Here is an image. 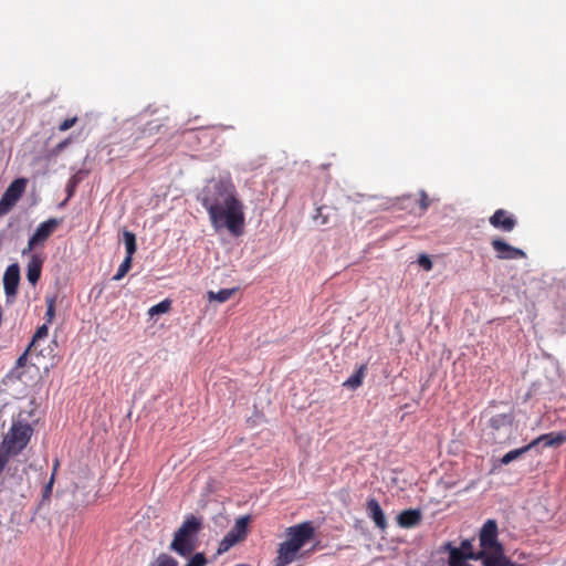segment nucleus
Segmentation results:
<instances>
[{
  "label": "nucleus",
  "mask_w": 566,
  "mask_h": 566,
  "mask_svg": "<svg viewBox=\"0 0 566 566\" xmlns=\"http://www.w3.org/2000/svg\"><path fill=\"white\" fill-rule=\"evenodd\" d=\"M154 566H178V563L171 556L167 554H160Z\"/></svg>",
  "instance_id": "c85d7f7f"
},
{
  "label": "nucleus",
  "mask_w": 566,
  "mask_h": 566,
  "mask_svg": "<svg viewBox=\"0 0 566 566\" xmlns=\"http://www.w3.org/2000/svg\"><path fill=\"white\" fill-rule=\"evenodd\" d=\"M514 419L515 417L512 412L491 417L489 427L494 442H500L503 437L511 434Z\"/></svg>",
  "instance_id": "0eeeda50"
},
{
  "label": "nucleus",
  "mask_w": 566,
  "mask_h": 566,
  "mask_svg": "<svg viewBox=\"0 0 566 566\" xmlns=\"http://www.w3.org/2000/svg\"><path fill=\"white\" fill-rule=\"evenodd\" d=\"M46 322L50 324L52 323L54 316H55V298L54 297H46Z\"/></svg>",
  "instance_id": "bb28decb"
},
{
  "label": "nucleus",
  "mask_w": 566,
  "mask_h": 566,
  "mask_svg": "<svg viewBox=\"0 0 566 566\" xmlns=\"http://www.w3.org/2000/svg\"><path fill=\"white\" fill-rule=\"evenodd\" d=\"M239 542V537H237L234 534H231L230 532L222 538V541L219 543V547L217 549V554L221 555L226 552H228L232 546H234Z\"/></svg>",
  "instance_id": "412c9836"
},
{
  "label": "nucleus",
  "mask_w": 566,
  "mask_h": 566,
  "mask_svg": "<svg viewBox=\"0 0 566 566\" xmlns=\"http://www.w3.org/2000/svg\"><path fill=\"white\" fill-rule=\"evenodd\" d=\"M565 442H566V431H559V432H549V433L542 434V436L537 437L536 439H534L530 443L532 444V449H533L535 446H537L539 443H543L544 447L558 448L562 444H564Z\"/></svg>",
  "instance_id": "dca6fc26"
},
{
  "label": "nucleus",
  "mask_w": 566,
  "mask_h": 566,
  "mask_svg": "<svg viewBox=\"0 0 566 566\" xmlns=\"http://www.w3.org/2000/svg\"><path fill=\"white\" fill-rule=\"evenodd\" d=\"M315 220H321L319 224L324 226L328 222L327 216L323 213V208L317 209V214L315 216Z\"/></svg>",
  "instance_id": "e433bc0d"
},
{
  "label": "nucleus",
  "mask_w": 566,
  "mask_h": 566,
  "mask_svg": "<svg viewBox=\"0 0 566 566\" xmlns=\"http://www.w3.org/2000/svg\"><path fill=\"white\" fill-rule=\"evenodd\" d=\"M44 259L39 254H31L27 266V279L29 283L35 286L41 277Z\"/></svg>",
  "instance_id": "2eb2a0df"
},
{
  "label": "nucleus",
  "mask_w": 566,
  "mask_h": 566,
  "mask_svg": "<svg viewBox=\"0 0 566 566\" xmlns=\"http://www.w3.org/2000/svg\"><path fill=\"white\" fill-rule=\"evenodd\" d=\"M202 528V520L190 514L175 532L170 549L182 557L190 556L197 547L198 534Z\"/></svg>",
  "instance_id": "7ed1b4c3"
},
{
  "label": "nucleus",
  "mask_w": 566,
  "mask_h": 566,
  "mask_svg": "<svg viewBox=\"0 0 566 566\" xmlns=\"http://www.w3.org/2000/svg\"><path fill=\"white\" fill-rule=\"evenodd\" d=\"M482 562L483 566H521L512 562L505 556L504 549L486 556L485 552H479L476 556Z\"/></svg>",
  "instance_id": "f8f14e48"
},
{
  "label": "nucleus",
  "mask_w": 566,
  "mask_h": 566,
  "mask_svg": "<svg viewBox=\"0 0 566 566\" xmlns=\"http://www.w3.org/2000/svg\"><path fill=\"white\" fill-rule=\"evenodd\" d=\"M531 449H532V444L528 443L522 448L511 450L501 458L500 462H501V464L506 465V464L511 463L512 461L518 459L521 455H523Z\"/></svg>",
  "instance_id": "aec40b11"
},
{
  "label": "nucleus",
  "mask_w": 566,
  "mask_h": 566,
  "mask_svg": "<svg viewBox=\"0 0 566 566\" xmlns=\"http://www.w3.org/2000/svg\"><path fill=\"white\" fill-rule=\"evenodd\" d=\"M59 224L60 221L55 218H51L40 223L34 233L29 239L28 247L22 250V255L29 254L36 245L45 242L55 231Z\"/></svg>",
  "instance_id": "6e6552de"
},
{
  "label": "nucleus",
  "mask_w": 566,
  "mask_h": 566,
  "mask_svg": "<svg viewBox=\"0 0 566 566\" xmlns=\"http://www.w3.org/2000/svg\"><path fill=\"white\" fill-rule=\"evenodd\" d=\"M499 528L495 520H488L479 534V541L481 551L485 552L486 556L496 552H501L504 549L503 545L500 543L499 538Z\"/></svg>",
  "instance_id": "39448f33"
},
{
  "label": "nucleus",
  "mask_w": 566,
  "mask_h": 566,
  "mask_svg": "<svg viewBox=\"0 0 566 566\" xmlns=\"http://www.w3.org/2000/svg\"><path fill=\"white\" fill-rule=\"evenodd\" d=\"M366 509L375 525L381 531L386 530L388 524L379 502L374 497L368 499Z\"/></svg>",
  "instance_id": "ddd939ff"
},
{
  "label": "nucleus",
  "mask_w": 566,
  "mask_h": 566,
  "mask_svg": "<svg viewBox=\"0 0 566 566\" xmlns=\"http://www.w3.org/2000/svg\"><path fill=\"white\" fill-rule=\"evenodd\" d=\"M123 237L126 248V256L133 258L137 250L136 235L133 232L126 230L124 231Z\"/></svg>",
  "instance_id": "4be33fe9"
},
{
  "label": "nucleus",
  "mask_w": 566,
  "mask_h": 566,
  "mask_svg": "<svg viewBox=\"0 0 566 566\" xmlns=\"http://www.w3.org/2000/svg\"><path fill=\"white\" fill-rule=\"evenodd\" d=\"M132 261L133 258L125 256L124 261L118 266L116 274L113 276L114 281L122 280L128 273L132 268Z\"/></svg>",
  "instance_id": "393cba45"
},
{
  "label": "nucleus",
  "mask_w": 566,
  "mask_h": 566,
  "mask_svg": "<svg viewBox=\"0 0 566 566\" xmlns=\"http://www.w3.org/2000/svg\"><path fill=\"white\" fill-rule=\"evenodd\" d=\"M315 549H316V545H314V546L310 549V552H314Z\"/></svg>",
  "instance_id": "ea45409f"
},
{
  "label": "nucleus",
  "mask_w": 566,
  "mask_h": 566,
  "mask_svg": "<svg viewBox=\"0 0 566 566\" xmlns=\"http://www.w3.org/2000/svg\"><path fill=\"white\" fill-rule=\"evenodd\" d=\"M418 205L421 213H424L431 205V199L424 190L419 191Z\"/></svg>",
  "instance_id": "cd10ccee"
},
{
  "label": "nucleus",
  "mask_w": 566,
  "mask_h": 566,
  "mask_svg": "<svg viewBox=\"0 0 566 566\" xmlns=\"http://www.w3.org/2000/svg\"><path fill=\"white\" fill-rule=\"evenodd\" d=\"M418 264L423 268L426 271H431L433 263L431 259L427 254H421L418 259Z\"/></svg>",
  "instance_id": "473e14b6"
},
{
  "label": "nucleus",
  "mask_w": 566,
  "mask_h": 566,
  "mask_svg": "<svg viewBox=\"0 0 566 566\" xmlns=\"http://www.w3.org/2000/svg\"><path fill=\"white\" fill-rule=\"evenodd\" d=\"M57 467H59V461L56 460L55 463H54L53 473H52V475L50 478V481L44 486V491H43V496L44 497H49L51 495V493H52V488H53V484H54V476H55V472L57 470Z\"/></svg>",
  "instance_id": "7c9ffc66"
},
{
  "label": "nucleus",
  "mask_w": 566,
  "mask_h": 566,
  "mask_svg": "<svg viewBox=\"0 0 566 566\" xmlns=\"http://www.w3.org/2000/svg\"><path fill=\"white\" fill-rule=\"evenodd\" d=\"M20 283V268L18 263L10 264L3 275V289L7 297H14Z\"/></svg>",
  "instance_id": "9b49d317"
},
{
  "label": "nucleus",
  "mask_w": 566,
  "mask_h": 566,
  "mask_svg": "<svg viewBox=\"0 0 566 566\" xmlns=\"http://www.w3.org/2000/svg\"><path fill=\"white\" fill-rule=\"evenodd\" d=\"M422 521V513L419 509L405 510L397 516V523L402 528H412Z\"/></svg>",
  "instance_id": "4468645a"
},
{
  "label": "nucleus",
  "mask_w": 566,
  "mask_h": 566,
  "mask_svg": "<svg viewBox=\"0 0 566 566\" xmlns=\"http://www.w3.org/2000/svg\"><path fill=\"white\" fill-rule=\"evenodd\" d=\"M366 373L367 366L365 364L360 365L357 370L344 381L343 386L353 390L357 389L363 385Z\"/></svg>",
  "instance_id": "a211bd4d"
},
{
  "label": "nucleus",
  "mask_w": 566,
  "mask_h": 566,
  "mask_svg": "<svg viewBox=\"0 0 566 566\" xmlns=\"http://www.w3.org/2000/svg\"><path fill=\"white\" fill-rule=\"evenodd\" d=\"M10 458H12L9 453L1 449L0 451V474L4 471L6 467L9 463Z\"/></svg>",
  "instance_id": "f704fd0d"
},
{
  "label": "nucleus",
  "mask_w": 566,
  "mask_h": 566,
  "mask_svg": "<svg viewBox=\"0 0 566 566\" xmlns=\"http://www.w3.org/2000/svg\"><path fill=\"white\" fill-rule=\"evenodd\" d=\"M234 291H235L234 289H223L217 293L209 292V296L211 300H216L220 303H223V302L228 301L233 295Z\"/></svg>",
  "instance_id": "a878e982"
},
{
  "label": "nucleus",
  "mask_w": 566,
  "mask_h": 566,
  "mask_svg": "<svg viewBox=\"0 0 566 566\" xmlns=\"http://www.w3.org/2000/svg\"><path fill=\"white\" fill-rule=\"evenodd\" d=\"M198 201L207 210L214 230L226 228L234 237L243 233L244 205L238 198L235 187L230 179L209 180L199 192Z\"/></svg>",
  "instance_id": "f257e3e1"
},
{
  "label": "nucleus",
  "mask_w": 566,
  "mask_h": 566,
  "mask_svg": "<svg viewBox=\"0 0 566 566\" xmlns=\"http://www.w3.org/2000/svg\"><path fill=\"white\" fill-rule=\"evenodd\" d=\"M489 222L493 228L502 232H511L517 224L516 218L505 209L495 210L489 218Z\"/></svg>",
  "instance_id": "9d476101"
},
{
  "label": "nucleus",
  "mask_w": 566,
  "mask_h": 566,
  "mask_svg": "<svg viewBox=\"0 0 566 566\" xmlns=\"http://www.w3.org/2000/svg\"><path fill=\"white\" fill-rule=\"evenodd\" d=\"M314 522L305 521L285 530L286 539L279 544L274 566H289L300 556V551L315 538Z\"/></svg>",
  "instance_id": "f03ea898"
},
{
  "label": "nucleus",
  "mask_w": 566,
  "mask_h": 566,
  "mask_svg": "<svg viewBox=\"0 0 566 566\" xmlns=\"http://www.w3.org/2000/svg\"><path fill=\"white\" fill-rule=\"evenodd\" d=\"M77 120H78V118H77L76 116L64 119V120L59 125V130H60V132H66V130H69L70 128H72V127L77 123Z\"/></svg>",
  "instance_id": "2f4dec72"
},
{
  "label": "nucleus",
  "mask_w": 566,
  "mask_h": 566,
  "mask_svg": "<svg viewBox=\"0 0 566 566\" xmlns=\"http://www.w3.org/2000/svg\"><path fill=\"white\" fill-rule=\"evenodd\" d=\"M33 432V427L27 420L21 419L19 415L17 419L12 420L11 427L3 436L1 449L11 457L19 455L28 447Z\"/></svg>",
  "instance_id": "20e7f679"
},
{
  "label": "nucleus",
  "mask_w": 566,
  "mask_h": 566,
  "mask_svg": "<svg viewBox=\"0 0 566 566\" xmlns=\"http://www.w3.org/2000/svg\"><path fill=\"white\" fill-rule=\"evenodd\" d=\"M249 523V515L241 516L235 521L234 526L229 532L239 537V542H242L247 537Z\"/></svg>",
  "instance_id": "6ab92c4d"
},
{
  "label": "nucleus",
  "mask_w": 566,
  "mask_h": 566,
  "mask_svg": "<svg viewBox=\"0 0 566 566\" xmlns=\"http://www.w3.org/2000/svg\"><path fill=\"white\" fill-rule=\"evenodd\" d=\"M459 549H461L462 552L473 551L471 541H469V539L462 541L461 547Z\"/></svg>",
  "instance_id": "4c0bfd02"
},
{
  "label": "nucleus",
  "mask_w": 566,
  "mask_h": 566,
  "mask_svg": "<svg viewBox=\"0 0 566 566\" xmlns=\"http://www.w3.org/2000/svg\"><path fill=\"white\" fill-rule=\"evenodd\" d=\"M171 308V301L169 300H164L161 301L160 303L151 306L149 310H148V315L150 317H154L156 315H159V314H165L167 312H169Z\"/></svg>",
  "instance_id": "b1692460"
},
{
  "label": "nucleus",
  "mask_w": 566,
  "mask_h": 566,
  "mask_svg": "<svg viewBox=\"0 0 566 566\" xmlns=\"http://www.w3.org/2000/svg\"><path fill=\"white\" fill-rule=\"evenodd\" d=\"M72 143V138L69 137V138H65L64 140L60 142L53 149H52V154L53 155H59L61 154L70 144Z\"/></svg>",
  "instance_id": "72a5a7b5"
},
{
  "label": "nucleus",
  "mask_w": 566,
  "mask_h": 566,
  "mask_svg": "<svg viewBox=\"0 0 566 566\" xmlns=\"http://www.w3.org/2000/svg\"><path fill=\"white\" fill-rule=\"evenodd\" d=\"M207 558L203 553H196L186 564V566H205Z\"/></svg>",
  "instance_id": "c756f323"
},
{
  "label": "nucleus",
  "mask_w": 566,
  "mask_h": 566,
  "mask_svg": "<svg viewBox=\"0 0 566 566\" xmlns=\"http://www.w3.org/2000/svg\"><path fill=\"white\" fill-rule=\"evenodd\" d=\"M48 334H49L48 324H43V325L39 326L36 328V331H35V334L32 337L31 343L28 346V350H35L36 349V343L40 339L45 338L48 336Z\"/></svg>",
  "instance_id": "5701e85b"
},
{
  "label": "nucleus",
  "mask_w": 566,
  "mask_h": 566,
  "mask_svg": "<svg viewBox=\"0 0 566 566\" xmlns=\"http://www.w3.org/2000/svg\"><path fill=\"white\" fill-rule=\"evenodd\" d=\"M27 179L18 178L7 188L0 199V217L7 214L25 191Z\"/></svg>",
  "instance_id": "423d86ee"
},
{
  "label": "nucleus",
  "mask_w": 566,
  "mask_h": 566,
  "mask_svg": "<svg viewBox=\"0 0 566 566\" xmlns=\"http://www.w3.org/2000/svg\"><path fill=\"white\" fill-rule=\"evenodd\" d=\"M491 245L500 260H517L526 256L523 250L510 245L501 238L493 239Z\"/></svg>",
  "instance_id": "1a4fd4ad"
},
{
  "label": "nucleus",
  "mask_w": 566,
  "mask_h": 566,
  "mask_svg": "<svg viewBox=\"0 0 566 566\" xmlns=\"http://www.w3.org/2000/svg\"><path fill=\"white\" fill-rule=\"evenodd\" d=\"M478 555H479V552H474V551L462 552L461 549L452 548L450 551L449 565L450 566H463V565H465L464 564L465 559L480 560V558L476 557Z\"/></svg>",
  "instance_id": "f3484780"
},
{
  "label": "nucleus",
  "mask_w": 566,
  "mask_h": 566,
  "mask_svg": "<svg viewBox=\"0 0 566 566\" xmlns=\"http://www.w3.org/2000/svg\"><path fill=\"white\" fill-rule=\"evenodd\" d=\"M31 350L25 349V352L17 359L15 361V369L22 368L25 366L28 360V355Z\"/></svg>",
  "instance_id": "c9c22d12"
},
{
  "label": "nucleus",
  "mask_w": 566,
  "mask_h": 566,
  "mask_svg": "<svg viewBox=\"0 0 566 566\" xmlns=\"http://www.w3.org/2000/svg\"><path fill=\"white\" fill-rule=\"evenodd\" d=\"M74 187H75V185H73V184L70 181V182H69V185H67L69 197H71V196L73 195Z\"/></svg>",
  "instance_id": "58836bf2"
}]
</instances>
